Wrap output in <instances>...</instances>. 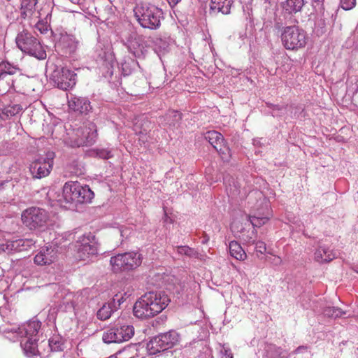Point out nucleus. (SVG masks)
<instances>
[{"label": "nucleus", "mask_w": 358, "mask_h": 358, "mask_svg": "<svg viewBox=\"0 0 358 358\" xmlns=\"http://www.w3.org/2000/svg\"><path fill=\"white\" fill-rule=\"evenodd\" d=\"M170 302L163 292H150L143 294L134 306V314L139 318H149L161 313Z\"/></svg>", "instance_id": "f257e3e1"}, {"label": "nucleus", "mask_w": 358, "mask_h": 358, "mask_svg": "<svg viewBox=\"0 0 358 358\" xmlns=\"http://www.w3.org/2000/svg\"><path fill=\"white\" fill-rule=\"evenodd\" d=\"M134 13L137 21L143 27L154 29L160 26L162 11L157 6L142 2L134 7Z\"/></svg>", "instance_id": "f03ea898"}, {"label": "nucleus", "mask_w": 358, "mask_h": 358, "mask_svg": "<svg viewBox=\"0 0 358 358\" xmlns=\"http://www.w3.org/2000/svg\"><path fill=\"white\" fill-rule=\"evenodd\" d=\"M69 135L66 143L71 148L92 145L95 143L98 136L96 125L94 122H89Z\"/></svg>", "instance_id": "7ed1b4c3"}, {"label": "nucleus", "mask_w": 358, "mask_h": 358, "mask_svg": "<svg viewBox=\"0 0 358 358\" xmlns=\"http://www.w3.org/2000/svg\"><path fill=\"white\" fill-rule=\"evenodd\" d=\"M63 197L67 203H89L94 197V192L87 186L77 181L66 182L63 187Z\"/></svg>", "instance_id": "20e7f679"}, {"label": "nucleus", "mask_w": 358, "mask_h": 358, "mask_svg": "<svg viewBox=\"0 0 358 358\" xmlns=\"http://www.w3.org/2000/svg\"><path fill=\"white\" fill-rule=\"evenodd\" d=\"M73 247V256L78 261L88 262L98 253L95 236L91 233L79 236Z\"/></svg>", "instance_id": "39448f33"}, {"label": "nucleus", "mask_w": 358, "mask_h": 358, "mask_svg": "<svg viewBox=\"0 0 358 358\" xmlns=\"http://www.w3.org/2000/svg\"><path fill=\"white\" fill-rule=\"evenodd\" d=\"M17 46L22 52L38 59L46 58V52L39 41L27 30H22L15 38Z\"/></svg>", "instance_id": "423d86ee"}, {"label": "nucleus", "mask_w": 358, "mask_h": 358, "mask_svg": "<svg viewBox=\"0 0 358 358\" xmlns=\"http://www.w3.org/2000/svg\"><path fill=\"white\" fill-rule=\"evenodd\" d=\"M281 41L287 50H295L305 47L307 35L306 31L299 26H287L281 34Z\"/></svg>", "instance_id": "0eeeda50"}, {"label": "nucleus", "mask_w": 358, "mask_h": 358, "mask_svg": "<svg viewBox=\"0 0 358 358\" xmlns=\"http://www.w3.org/2000/svg\"><path fill=\"white\" fill-rule=\"evenodd\" d=\"M110 264L114 273H121L138 267L141 264V258L137 252H125L110 257Z\"/></svg>", "instance_id": "6e6552de"}, {"label": "nucleus", "mask_w": 358, "mask_h": 358, "mask_svg": "<svg viewBox=\"0 0 358 358\" xmlns=\"http://www.w3.org/2000/svg\"><path fill=\"white\" fill-rule=\"evenodd\" d=\"M48 213L43 208L31 207L22 213V221L29 229H38L44 227L49 220Z\"/></svg>", "instance_id": "1a4fd4ad"}, {"label": "nucleus", "mask_w": 358, "mask_h": 358, "mask_svg": "<svg viewBox=\"0 0 358 358\" xmlns=\"http://www.w3.org/2000/svg\"><path fill=\"white\" fill-rule=\"evenodd\" d=\"M178 341V334L176 331L155 336L147 343L146 348L150 355H156L171 348Z\"/></svg>", "instance_id": "9d476101"}, {"label": "nucleus", "mask_w": 358, "mask_h": 358, "mask_svg": "<svg viewBox=\"0 0 358 358\" xmlns=\"http://www.w3.org/2000/svg\"><path fill=\"white\" fill-rule=\"evenodd\" d=\"M134 334V329L132 326H116L105 331L102 339L106 343H120L129 341Z\"/></svg>", "instance_id": "9b49d317"}, {"label": "nucleus", "mask_w": 358, "mask_h": 358, "mask_svg": "<svg viewBox=\"0 0 358 358\" xmlns=\"http://www.w3.org/2000/svg\"><path fill=\"white\" fill-rule=\"evenodd\" d=\"M51 79L58 88L62 90H68L76 85V73L64 67L57 68L52 72Z\"/></svg>", "instance_id": "f8f14e48"}, {"label": "nucleus", "mask_w": 358, "mask_h": 358, "mask_svg": "<svg viewBox=\"0 0 358 358\" xmlns=\"http://www.w3.org/2000/svg\"><path fill=\"white\" fill-rule=\"evenodd\" d=\"M54 154L49 153L45 157H39L30 164L29 170L34 178L41 179L48 176L53 166Z\"/></svg>", "instance_id": "ddd939ff"}, {"label": "nucleus", "mask_w": 358, "mask_h": 358, "mask_svg": "<svg viewBox=\"0 0 358 358\" xmlns=\"http://www.w3.org/2000/svg\"><path fill=\"white\" fill-rule=\"evenodd\" d=\"M204 138L220 153L223 159L227 160L231 157V150L220 132L208 131L205 133Z\"/></svg>", "instance_id": "4468645a"}, {"label": "nucleus", "mask_w": 358, "mask_h": 358, "mask_svg": "<svg viewBox=\"0 0 358 358\" xmlns=\"http://www.w3.org/2000/svg\"><path fill=\"white\" fill-rule=\"evenodd\" d=\"M58 250L52 245L41 248L34 257V263L39 266H50L58 259Z\"/></svg>", "instance_id": "2eb2a0df"}, {"label": "nucleus", "mask_w": 358, "mask_h": 358, "mask_svg": "<svg viewBox=\"0 0 358 358\" xmlns=\"http://www.w3.org/2000/svg\"><path fill=\"white\" fill-rule=\"evenodd\" d=\"M131 294V293L128 294V292H124V294H116L113 296V301L111 302L103 304V306L98 310L97 317L101 320H106L108 319L115 308H116V303L118 306H120L121 303H123L125 299Z\"/></svg>", "instance_id": "dca6fc26"}, {"label": "nucleus", "mask_w": 358, "mask_h": 358, "mask_svg": "<svg viewBox=\"0 0 358 358\" xmlns=\"http://www.w3.org/2000/svg\"><path fill=\"white\" fill-rule=\"evenodd\" d=\"M35 242L32 239H17L15 241H7L0 245V250L10 254L28 250Z\"/></svg>", "instance_id": "f3484780"}, {"label": "nucleus", "mask_w": 358, "mask_h": 358, "mask_svg": "<svg viewBox=\"0 0 358 358\" xmlns=\"http://www.w3.org/2000/svg\"><path fill=\"white\" fill-rule=\"evenodd\" d=\"M69 110L80 114H87L92 109L90 101L85 97L72 96L68 100Z\"/></svg>", "instance_id": "a211bd4d"}, {"label": "nucleus", "mask_w": 358, "mask_h": 358, "mask_svg": "<svg viewBox=\"0 0 358 358\" xmlns=\"http://www.w3.org/2000/svg\"><path fill=\"white\" fill-rule=\"evenodd\" d=\"M38 0H22L20 15L24 19H39L42 15V10H36Z\"/></svg>", "instance_id": "6ab92c4d"}, {"label": "nucleus", "mask_w": 358, "mask_h": 358, "mask_svg": "<svg viewBox=\"0 0 358 358\" xmlns=\"http://www.w3.org/2000/svg\"><path fill=\"white\" fill-rule=\"evenodd\" d=\"M20 77V75L0 74V95L8 92L10 90H15V83Z\"/></svg>", "instance_id": "aec40b11"}, {"label": "nucleus", "mask_w": 358, "mask_h": 358, "mask_svg": "<svg viewBox=\"0 0 358 358\" xmlns=\"http://www.w3.org/2000/svg\"><path fill=\"white\" fill-rule=\"evenodd\" d=\"M335 257V253L324 245H320L314 253V259L320 264L329 262Z\"/></svg>", "instance_id": "412c9836"}, {"label": "nucleus", "mask_w": 358, "mask_h": 358, "mask_svg": "<svg viewBox=\"0 0 358 358\" xmlns=\"http://www.w3.org/2000/svg\"><path fill=\"white\" fill-rule=\"evenodd\" d=\"M41 324L38 321H31L18 328L19 334L27 338H34L37 336Z\"/></svg>", "instance_id": "4be33fe9"}, {"label": "nucleus", "mask_w": 358, "mask_h": 358, "mask_svg": "<svg viewBox=\"0 0 358 358\" xmlns=\"http://www.w3.org/2000/svg\"><path fill=\"white\" fill-rule=\"evenodd\" d=\"M234 0H211L210 10H217L222 14L227 15L230 13L231 7Z\"/></svg>", "instance_id": "5701e85b"}, {"label": "nucleus", "mask_w": 358, "mask_h": 358, "mask_svg": "<svg viewBox=\"0 0 358 358\" xmlns=\"http://www.w3.org/2000/svg\"><path fill=\"white\" fill-rule=\"evenodd\" d=\"M303 6L304 0H287L282 4L283 10L287 14H294L301 11Z\"/></svg>", "instance_id": "b1692460"}, {"label": "nucleus", "mask_w": 358, "mask_h": 358, "mask_svg": "<svg viewBox=\"0 0 358 358\" xmlns=\"http://www.w3.org/2000/svg\"><path fill=\"white\" fill-rule=\"evenodd\" d=\"M229 250L231 257L237 260L243 261L246 259L247 255L241 245L236 241L229 243Z\"/></svg>", "instance_id": "393cba45"}, {"label": "nucleus", "mask_w": 358, "mask_h": 358, "mask_svg": "<svg viewBox=\"0 0 358 358\" xmlns=\"http://www.w3.org/2000/svg\"><path fill=\"white\" fill-rule=\"evenodd\" d=\"M25 354L28 356L35 355L37 352V345L36 338H24L20 342Z\"/></svg>", "instance_id": "a878e982"}, {"label": "nucleus", "mask_w": 358, "mask_h": 358, "mask_svg": "<svg viewBox=\"0 0 358 358\" xmlns=\"http://www.w3.org/2000/svg\"><path fill=\"white\" fill-rule=\"evenodd\" d=\"M22 110V107L20 104H14L3 108L0 112V117L2 120H6L13 116L18 114Z\"/></svg>", "instance_id": "bb28decb"}, {"label": "nucleus", "mask_w": 358, "mask_h": 358, "mask_svg": "<svg viewBox=\"0 0 358 358\" xmlns=\"http://www.w3.org/2000/svg\"><path fill=\"white\" fill-rule=\"evenodd\" d=\"M267 352L272 358H289V355L285 350L275 345H268Z\"/></svg>", "instance_id": "cd10ccee"}, {"label": "nucleus", "mask_w": 358, "mask_h": 358, "mask_svg": "<svg viewBox=\"0 0 358 358\" xmlns=\"http://www.w3.org/2000/svg\"><path fill=\"white\" fill-rule=\"evenodd\" d=\"M20 69L7 62L0 63V74L20 75Z\"/></svg>", "instance_id": "c85d7f7f"}, {"label": "nucleus", "mask_w": 358, "mask_h": 358, "mask_svg": "<svg viewBox=\"0 0 358 358\" xmlns=\"http://www.w3.org/2000/svg\"><path fill=\"white\" fill-rule=\"evenodd\" d=\"M323 313L325 316L333 318L341 317L345 315V311L336 307H327L324 309Z\"/></svg>", "instance_id": "c756f323"}, {"label": "nucleus", "mask_w": 358, "mask_h": 358, "mask_svg": "<svg viewBox=\"0 0 358 358\" xmlns=\"http://www.w3.org/2000/svg\"><path fill=\"white\" fill-rule=\"evenodd\" d=\"M136 355L134 347L132 346H127L117 353L119 358H134Z\"/></svg>", "instance_id": "7c9ffc66"}, {"label": "nucleus", "mask_w": 358, "mask_h": 358, "mask_svg": "<svg viewBox=\"0 0 358 358\" xmlns=\"http://www.w3.org/2000/svg\"><path fill=\"white\" fill-rule=\"evenodd\" d=\"M249 219L254 227H260L269 220L268 217H257L256 215L250 216Z\"/></svg>", "instance_id": "2f4dec72"}, {"label": "nucleus", "mask_w": 358, "mask_h": 358, "mask_svg": "<svg viewBox=\"0 0 358 358\" xmlns=\"http://www.w3.org/2000/svg\"><path fill=\"white\" fill-rule=\"evenodd\" d=\"M48 345L52 351H59L62 348V343L60 338L57 336L52 337L48 341Z\"/></svg>", "instance_id": "473e14b6"}, {"label": "nucleus", "mask_w": 358, "mask_h": 358, "mask_svg": "<svg viewBox=\"0 0 358 358\" xmlns=\"http://www.w3.org/2000/svg\"><path fill=\"white\" fill-rule=\"evenodd\" d=\"M245 241L248 242V244H255V250L257 253H259L261 255L264 254V252L266 250V244L263 241H257L255 242L254 239L252 238H250L249 239H245Z\"/></svg>", "instance_id": "72a5a7b5"}, {"label": "nucleus", "mask_w": 358, "mask_h": 358, "mask_svg": "<svg viewBox=\"0 0 358 358\" xmlns=\"http://www.w3.org/2000/svg\"><path fill=\"white\" fill-rule=\"evenodd\" d=\"M266 106L271 109H272L273 116H280L282 114H283L286 110V106H285L275 105L271 103H266Z\"/></svg>", "instance_id": "f704fd0d"}, {"label": "nucleus", "mask_w": 358, "mask_h": 358, "mask_svg": "<svg viewBox=\"0 0 358 358\" xmlns=\"http://www.w3.org/2000/svg\"><path fill=\"white\" fill-rule=\"evenodd\" d=\"M184 255L189 257H196L197 252L188 246H180V255Z\"/></svg>", "instance_id": "c9c22d12"}, {"label": "nucleus", "mask_w": 358, "mask_h": 358, "mask_svg": "<svg viewBox=\"0 0 358 358\" xmlns=\"http://www.w3.org/2000/svg\"><path fill=\"white\" fill-rule=\"evenodd\" d=\"M356 0H341V8L345 10L352 9L355 6Z\"/></svg>", "instance_id": "e433bc0d"}, {"label": "nucleus", "mask_w": 358, "mask_h": 358, "mask_svg": "<svg viewBox=\"0 0 358 358\" xmlns=\"http://www.w3.org/2000/svg\"><path fill=\"white\" fill-rule=\"evenodd\" d=\"M97 155L102 159H109L112 157L110 151L106 150H100L97 152Z\"/></svg>", "instance_id": "4c0bfd02"}, {"label": "nucleus", "mask_w": 358, "mask_h": 358, "mask_svg": "<svg viewBox=\"0 0 358 358\" xmlns=\"http://www.w3.org/2000/svg\"><path fill=\"white\" fill-rule=\"evenodd\" d=\"M36 28L38 30L41 34H44L48 31V27L45 23L38 20L36 24Z\"/></svg>", "instance_id": "58836bf2"}, {"label": "nucleus", "mask_w": 358, "mask_h": 358, "mask_svg": "<svg viewBox=\"0 0 358 358\" xmlns=\"http://www.w3.org/2000/svg\"><path fill=\"white\" fill-rule=\"evenodd\" d=\"M221 354L222 355V358H233L231 350L224 346H223V349L221 350Z\"/></svg>", "instance_id": "ea45409f"}, {"label": "nucleus", "mask_w": 358, "mask_h": 358, "mask_svg": "<svg viewBox=\"0 0 358 358\" xmlns=\"http://www.w3.org/2000/svg\"><path fill=\"white\" fill-rule=\"evenodd\" d=\"M308 348L306 345H301V346L298 347L293 352L295 354L301 353L304 351H306L308 350Z\"/></svg>", "instance_id": "a19ab883"}, {"label": "nucleus", "mask_w": 358, "mask_h": 358, "mask_svg": "<svg viewBox=\"0 0 358 358\" xmlns=\"http://www.w3.org/2000/svg\"><path fill=\"white\" fill-rule=\"evenodd\" d=\"M323 1L324 0H313V6L315 8L316 6H319L320 8L323 7Z\"/></svg>", "instance_id": "79ce46f5"}, {"label": "nucleus", "mask_w": 358, "mask_h": 358, "mask_svg": "<svg viewBox=\"0 0 358 358\" xmlns=\"http://www.w3.org/2000/svg\"><path fill=\"white\" fill-rule=\"evenodd\" d=\"M255 196L256 197L261 198V197H262L263 195L261 192L254 191V192H251L250 193L249 196Z\"/></svg>", "instance_id": "37998d69"}, {"label": "nucleus", "mask_w": 358, "mask_h": 358, "mask_svg": "<svg viewBox=\"0 0 358 358\" xmlns=\"http://www.w3.org/2000/svg\"><path fill=\"white\" fill-rule=\"evenodd\" d=\"M167 1L169 3L170 6L173 8L177 6L178 3L179 2V0H167Z\"/></svg>", "instance_id": "c03bdc74"}, {"label": "nucleus", "mask_w": 358, "mask_h": 358, "mask_svg": "<svg viewBox=\"0 0 358 358\" xmlns=\"http://www.w3.org/2000/svg\"><path fill=\"white\" fill-rule=\"evenodd\" d=\"M208 241H209V237H208L207 236H206L204 237V238L202 240L201 243H202L203 244H206V243H208Z\"/></svg>", "instance_id": "a18cd8bd"}, {"label": "nucleus", "mask_w": 358, "mask_h": 358, "mask_svg": "<svg viewBox=\"0 0 358 358\" xmlns=\"http://www.w3.org/2000/svg\"><path fill=\"white\" fill-rule=\"evenodd\" d=\"M122 70H123V72H124V75H128V73L125 72V67H124V65H122Z\"/></svg>", "instance_id": "49530a36"}, {"label": "nucleus", "mask_w": 358, "mask_h": 358, "mask_svg": "<svg viewBox=\"0 0 358 358\" xmlns=\"http://www.w3.org/2000/svg\"><path fill=\"white\" fill-rule=\"evenodd\" d=\"M149 124H150V122H148V121H145V122H144L143 125L148 127Z\"/></svg>", "instance_id": "de8ad7c7"}, {"label": "nucleus", "mask_w": 358, "mask_h": 358, "mask_svg": "<svg viewBox=\"0 0 358 358\" xmlns=\"http://www.w3.org/2000/svg\"><path fill=\"white\" fill-rule=\"evenodd\" d=\"M3 185V182H2V181H1V180H0V189H2Z\"/></svg>", "instance_id": "09e8293b"}, {"label": "nucleus", "mask_w": 358, "mask_h": 358, "mask_svg": "<svg viewBox=\"0 0 358 358\" xmlns=\"http://www.w3.org/2000/svg\"><path fill=\"white\" fill-rule=\"evenodd\" d=\"M143 132H145V133H146V129H143V131H139V133H140V134H143Z\"/></svg>", "instance_id": "8fccbe9b"}, {"label": "nucleus", "mask_w": 358, "mask_h": 358, "mask_svg": "<svg viewBox=\"0 0 358 358\" xmlns=\"http://www.w3.org/2000/svg\"><path fill=\"white\" fill-rule=\"evenodd\" d=\"M270 0H265L266 2L269 1Z\"/></svg>", "instance_id": "3c124183"}, {"label": "nucleus", "mask_w": 358, "mask_h": 358, "mask_svg": "<svg viewBox=\"0 0 358 358\" xmlns=\"http://www.w3.org/2000/svg\"><path fill=\"white\" fill-rule=\"evenodd\" d=\"M0 120H1V117H0Z\"/></svg>", "instance_id": "603ef678"}, {"label": "nucleus", "mask_w": 358, "mask_h": 358, "mask_svg": "<svg viewBox=\"0 0 358 358\" xmlns=\"http://www.w3.org/2000/svg\"><path fill=\"white\" fill-rule=\"evenodd\" d=\"M357 273H358V271H357Z\"/></svg>", "instance_id": "864d4df0"}]
</instances>
